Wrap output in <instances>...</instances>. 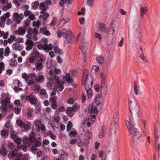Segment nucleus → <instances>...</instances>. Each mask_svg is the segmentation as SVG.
Masks as SVG:
<instances>
[{"mask_svg":"<svg viewBox=\"0 0 160 160\" xmlns=\"http://www.w3.org/2000/svg\"><path fill=\"white\" fill-rule=\"evenodd\" d=\"M32 55L33 57H38L39 58L40 57V53L36 49H34L32 52ZM42 56L41 55L40 57Z\"/></svg>","mask_w":160,"mask_h":160,"instance_id":"72a5a7b5","label":"nucleus"},{"mask_svg":"<svg viewBox=\"0 0 160 160\" xmlns=\"http://www.w3.org/2000/svg\"><path fill=\"white\" fill-rule=\"evenodd\" d=\"M105 131H101L99 133L98 135L99 138H102L105 135Z\"/></svg>","mask_w":160,"mask_h":160,"instance_id":"4d7b16f0","label":"nucleus"},{"mask_svg":"<svg viewBox=\"0 0 160 160\" xmlns=\"http://www.w3.org/2000/svg\"><path fill=\"white\" fill-rule=\"evenodd\" d=\"M84 134L85 137V138L86 139H89L92 137V134L89 131H88Z\"/></svg>","mask_w":160,"mask_h":160,"instance_id":"58836bf2","label":"nucleus"},{"mask_svg":"<svg viewBox=\"0 0 160 160\" xmlns=\"http://www.w3.org/2000/svg\"><path fill=\"white\" fill-rule=\"evenodd\" d=\"M66 81L69 83H72L73 82L72 78L70 77V74L67 73L66 75Z\"/></svg>","mask_w":160,"mask_h":160,"instance_id":"e433bc0d","label":"nucleus"},{"mask_svg":"<svg viewBox=\"0 0 160 160\" xmlns=\"http://www.w3.org/2000/svg\"><path fill=\"white\" fill-rule=\"evenodd\" d=\"M38 78L36 79V81L37 82L41 83L44 80L43 73L40 72H38Z\"/></svg>","mask_w":160,"mask_h":160,"instance_id":"4be33fe9","label":"nucleus"},{"mask_svg":"<svg viewBox=\"0 0 160 160\" xmlns=\"http://www.w3.org/2000/svg\"><path fill=\"white\" fill-rule=\"evenodd\" d=\"M12 49L14 50L20 51L21 49V46L18 43L16 42L13 44Z\"/></svg>","mask_w":160,"mask_h":160,"instance_id":"393cba45","label":"nucleus"},{"mask_svg":"<svg viewBox=\"0 0 160 160\" xmlns=\"http://www.w3.org/2000/svg\"><path fill=\"white\" fill-rule=\"evenodd\" d=\"M107 73L103 71L100 72L99 74V76L101 79V86L102 88H105L106 90L107 89V85L106 84V76Z\"/></svg>","mask_w":160,"mask_h":160,"instance_id":"0eeeda50","label":"nucleus"},{"mask_svg":"<svg viewBox=\"0 0 160 160\" xmlns=\"http://www.w3.org/2000/svg\"><path fill=\"white\" fill-rule=\"evenodd\" d=\"M8 131H1V135L3 138H6L8 135Z\"/></svg>","mask_w":160,"mask_h":160,"instance_id":"a19ab883","label":"nucleus"},{"mask_svg":"<svg viewBox=\"0 0 160 160\" xmlns=\"http://www.w3.org/2000/svg\"><path fill=\"white\" fill-rule=\"evenodd\" d=\"M128 104L129 110L132 116L134 117H139L141 115L138 103L133 98L129 99Z\"/></svg>","mask_w":160,"mask_h":160,"instance_id":"7ed1b4c3","label":"nucleus"},{"mask_svg":"<svg viewBox=\"0 0 160 160\" xmlns=\"http://www.w3.org/2000/svg\"><path fill=\"white\" fill-rule=\"evenodd\" d=\"M0 153L3 156L6 155L7 153V151L4 148H2L0 149Z\"/></svg>","mask_w":160,"mask_h":160,"instance_id":"a18cd8bd","label":"nucleus"},{"mask_svg":"<svg viewBox=\"0 0 160 160\" xmlns=\"http://www.w3.org/2000/svg\"><path fill=\"white\" fill-rule=\"evenodd\" d=\"M48 135L51 139L53 140L55 139L56 138V136L50 132H48Z\"/></svg>","mask_w":160,"mask_h":160,"instance_id":"0e129e2a","label":"nucleus"},{"mask_svg":"<svg viewBox=\"0 0 160 160\" xmlns=\"http://www.w3.org/2000/svg\"><path fill=\"white\" fill-rule=\"evenodd\" d=\"M94 0H87V4L90 7L92 6Z\"/></svg>","mask_w":160,"mask_h":160,"instance_id":"680f3d73","label":"nucleus"},{"mask_svg":"<svg viewBox=\"0 0 160 160\" xmlns=\"http://www.w3.org/2000/svg\"><path fill=\"white\" fill-rule=\"evenodd\" d=\"M63 82L59 83L58 84H57V86L59 88V90L61 92L63 89Z\"/></svg>","mask_w":160,"mask_h":160,"instance_id":"49530a36","label":"nucleus"},{"mask_svg":"<svg viewBox=\"0 0 160 160\" xmlns=\"http://www.w3.org/2000/svg\"><path fill=\"white\" fill-rule=\"evenodd\" d=\"M8 42L9 43H12L13 41H18L17 38L14 35H11L8 40Z\"/></svg>","mask_w":160,"mask_h":160,"instance_id":"c85d7f7f","label":"nucleus"},{"mask_svg":"<svg viewBox=\"0 0 160 160\" xmlns=\"http://www.w3.org/2000/svg\"><path fill=\"white\" fill-rule=\"evenodd\" d=\"M11 52V51L8 47H6L4 52V55L5 57H8Z\"/></svg>","mask_w":160,"mask_h":160,"instance_id":"79ce46f5","label":"nucleus"},{"mask_svg":"<svg viewBox=\"0 0 160 160\" xmlns=\"http://www.w3.org/2000/svg\"><path fill=\"white\" fill-rule=\"evenodd\" d=\"M39 5V2L38 1H36L35 2L32 6V8L33 9H36L38 7V6Z\"/></svg>","mask_w":160,"mask_h":160,"instance_id":"e2e57ef3","label":"nucleus"},{"mask_svg":"<svg viewBox=\"0 0 160 160\" xmlns=\"http://www.w3.org/2000/svg\"><path fill=\"white\" fill-rule=\"evenodd\" d=\"M86 45L83 42L80 46V48L81 50L82 53L85 55L86 52Z\"/></svg>","mask_w":160,"mask_h":160,"instance_id":"b1692460","label":"nucleus"},{"mask_svg":"<svg viewBox=\"0 0 160 160\" xmlns=\"http://www.w3.org/2000/svg\"><path fill=\"white\" fill-rule=\"evenodd\" d=\"M37 130H45V127L44 124L42 123L40 119H36L33 122Z\"/></svg>","mask_w":160,"mask_h":160,"instance_id":"6e6552de","label":"nucleus"},{"mask_svg":"<svg viewBox=\"0 0 160 160\" xmlns=\"http://www.w3.org/2000/svg\"><path fill=\"white\" fill-rule=\"evenodd\" d=\"M79 108L78 105H76L72 107H69L68 108L66 111L67 114L69 117H72L73 115L74 112H76Z\"/></svg>","mask_w":160,"mask_h":160,"instance_id":"1a4fd4ad","label":"nucleus"},{"mask_svg":"<svg viewBox=\"0 0 160 160\" xmlns=\"http://www.w3.org/2000/svg\"><path fill=\"white\" fill-rule=\"evenodd\" d=\"M39 8L40 9L42 10L40 13H43L47 9V6L45 4L44 2H42L40 5Z\"/></svg>","mask_w":160,"mask_h":160,"instance_id":"412c9836","label":"nucleus"},{"mask_svg":"<svg viewBox=\"0 0 160 160\" xmlns=\"http://www.w3.org/2000/svg\"><path fill=\"white\" fill-rule=\"evenodd\" d=\"M141 134L138 131H129V137L131 143L136 144Z\"/></svg>","mask_w":160,"mask_h":160,"instance_id":"39448f33","label":"nucleus"},{"mask_svg":"<svg viewBox=\"0 0 160 160\" xmlns=\"http://www.w3.org/2000/svg\"><path fill=\"white\" fill-rule=\"evenodd\" d=\"M134 85L135 93L136 95H138V92L137 89V82L136 81L134 82Z\"/></svg>","mask_w":160,"mask_h":160,"instance_id":"603ef678","label":"nucleus"},{"mask_svg":"<svg viewBox=\"0 0 160 160\" xmlns=\"http://www.w3.org/2000/svg\"><path fill=\"white\" fill-rule=\"evenodd\" d=\"M94 88L96 91L99 92L100 93L102 94L101 89L103 88H102L101 86H100L98 84H96L94 86ZM104 88L106 90L105 88Z\"/></svg>","mask_w":160,"mask_h":160,"instance_id":"2f4dec72","label":"nucleus"},{"mask_svg":"<svg viewBox=\"0 0 160 160\" xmlns=\"http://www.w3.org/2000/svg\"><path fill=\"white\" fill-rule=\"evenodd\" d=\"M24 127L23 128H24L25 130H28L29 129L31 126V123L29 122L28 124H24Z\"/></svg>","mask_w":160,"mask_h":160,"instance_id":"13d9d810","label":"nucleus"},{"mask_svg":"<svg viewBox=\"0 0 160 160\" xmlns=\"http://www.w3.org/2000/svg\"><path fill=\"white\" fill-rule=\"evenodd\" d=\"M27 33L28 34L26 35V37L30 39L32 38L33 31L32 28H29L27 31Z\"/></svg>","mask_w":160,"mask_h":160,"instance_id":"5701e85b","label":"nucleus"},{"mask_svg":"<svg viewBox=\"0 0 160 160\" xmlns=\"http://www.w3.org/2000/svg\"><path fill=\"white\" fill-rule=\"evenodd\" d=\"M88 111L91 115V116L89 117V120L90 121L91 120L92 121H95V117L98 112L96 107L93 104H90L88 108Z\"/></svg>","mask_w":160,"mask_h":160,"instance_id":"423d86ee","label":"nucleus"},{"mask_svg":"<svg viewBox=\"0 0 160 160\" xmlns=\"http://www.w3.org/2000/svg\"><path fill=\"white\" fill-rule=\"evenodd\" d=\"M13 19L17 23L19 24L20 23L21 21L23 18V15L22 13L19 14L17 12H14L13 14Z\"/></svg>","mask_w":160,"mask_h":160,"instance_id":"9b49d317","label":"nucleus"},{"mask_svg":"<svg viewBox=\"0 0 160 160\" xmlns=\"http://www.w3.org/2000/svg\"><path fill=\"white\" fill-rule=\"evenodd\" d=\"M8 33L6 32L4 33L3 31H1L0 29V37H3L4 39H7L8 36Z\"/></svg>","mask_w":160,"mask_h":160,"instance_id":"f704fd0d","label":"nucleus"},{"mask_svg":"<svg viewBox=\"0 0 160 160\" xmlns=\"http://www.w3.org/2000/svg\"><path fill=\"white\" fill-rule=\"evenodd\" d=\"M40 25L39 21H34L33 22V26L34 27L39 28Z\"/></svg>","mask_w":160,"mask_h":160,"instance_id":"5fc2aeb1","label":"nucleus"},{"mask_svg":"<svg viewBox=\"0 0 160 160\" xmlns=\"http://www.w3.org/2000/svg\"><path fill=\"white\" fill-rule=\"evenodd\" d=\"M140 11L141 12V15L142 17H143L144 15L148 11V10L147 9V7H142L140 8Z\"/></svg>","mask_w":160,"mask_h":160,"instance_id":"7c9ffc66","label":"nucleus"},{"mask_svg":"<svg viewBox=\"0 0 160 160\" xmlns=\"http://www.w3.org/2000/svg\"><path fill=\"white\" fill-rule=\"evenodd\" d=\"M23 144L22 145L21 148L24 151H26L28 146H31V149L32 151H35L37 148L40 147L41 145V142L37 141L35 138V133L32 131L31 133L28 137L25 136L23 139Z\"/></svg>","mask_w":160,"mask_h":160,"instance_id":"f257e3e1","label":"nucleus"},{"mask_svg":"<svg viewBox=\"0 0 160 160\" xmlns=\"http://www.w3.org/2000/svg\"><path fill=\"white\" fill-rule=\"evenodd\" d=\"M62 33L63 37L67 40H71L73 38V36L72 33L71 32L67 30L65 28L62 29Z\"/></svg>","mask_w":160,"mask_h":160,"instance_id":"f8f14e48","label":"nucleus"},{"mask_svg":"<svg viewBox=\"0 0 160 160\" xmlns=\"http://www.w3.org/2000/svg\"><path fill=\"white\" fill-rule=\"evenodd\" d=\"M118 122L113 121L111 125V128L113 130H116L119 129Z\"/></svg>","mask_w":160,"mask_h":160,"instance_id":"a878e982","label":"nucleus"},{"mask_svg":"<svg viewBox=\"0 0 160 160\" xmlns=\"http://www.w3.org/2000/svg\"><path fill=\"white\" fill-rule=\"evenodd\" d=\"M45 61V58L43 56L39 57L37 61L35 63V66L37 69L38 70H41L43 68L42 62Z\"/></svg>","mask_w":160,"mask_h":160,"instance_id":"9d476101","label":"nucleus"},{"mask_svg":"<svg viewBox=\"0 0 160 160\" xmlns=\"http://www.w3.org/2000/svg\"><path fill=\"white\" fill-rule=\"evenodd\" d=\"M18 151L17 150H14L12 151L11 153L8 154V158L10 159L14 157L17 154Z\"/></svg>","mask_w":160,"mask_h":160,"instance_id":"473e14b6","label":"nucleus"},{"mask_svg":"<svg viewBox=\"0 0 160 160\" xmlns=\"http://www.w3.org/2000/svg\"><path fill=\"white\" fill-rule=\"evenodd\" d=\"M29 78H32L31 79L33 80H36L37 78L36 74L34 72L29 74Z\"/></svg>","mask_w":160,"mask_h":160,"instance_id":"de8ad7c7","label":"nucleus"},{"mask_svg":"<svg viewBox=\"0 0 160 160\" xmlns=\"http://www.w3.org/2000/svg\"><path fill=\"white\" fill-rule=\"evenodd\" d=\"M26 32V31L24 28L19 27L14 32V34L15 35L18 34L20 35H23Z\"/></svg>","mask_w":160,"mask_h":160,"instance_id":"2eb2a0df","label":"nucleus"},{"mask_svg":"<svg viewBox=\"0 0 160 160\" xmlns=\"http://www.w3.org/2000/svg\"><path fill=\"white\" fill-rule=\"evenodd\" d=\"M54 50L55 52L59 54H62V50L60 49L58 46H54L53 47Z\"/></svg>","mask_w":160,"mask_h":160,"instance_id":"cd10ccee","label":"nucleus"},{"mask_svg":"<svg viewBox=\"0 0 160 160\" xmlns=\"http://www.w3.org/2000/svg\"><path fill=\"white\" fill-rule=\"evenodd\" d=\"M26 47V49L27 51H29L31 50L34 46V43L33 42L30 40H27L25 42Z\"/></svg>","mask_w":160,"mask_h":160,"instance_id":"4468645a","label":"nucleus"},{"mask_svg":"<svg viewBox=\"0 0 160 160\" xmlns=\"http://www.w3.org/2000/svg\"><path fill=\"white\" fill-rule=\"evenodd\" d=\"M41 31L43 34L49 36L50 35V33L49 31L47 30V28L45 27H44L42 28Z\"/></svg>","mask_w":160,"mask_h":160,"instance_id":"4c0bfd02","label":"nucleus"},{"mask_svg":"<svg viewBox=\"0 0 160 160\" xmlns=\"http://www.w3.org/2000/svg\"><path fill=\"white\" fill-rule=\"evenodd\" d=\"M40 89V85L38 83L35 84L31 88V90L32 91H34L35 93L38 92Z\"/></svg>","mask_w":160,"mask_h":160,"instance_id":"f3484780","label":"nucleus"},{"mask_svg":"<svg viewBox=\"0 0 160 160\" xmlns=\"http://www.w3.org/2000/svg\"><path fill=\"white\" fill-rule=\"evenodd\" d=\"M10 98L8 97L1 101V105L0 107V110L2 112V114H0V119L4 118L7 114L8 108L12 107L10 103Z\"/></svg>","mask_w":160,"mask_h":160,"instance_id":"20e7f679","label":"nucleus"},{"mask_svg":"<svg viewBox=\"0 0 160 160\" xmlns=\"http://www.w3.org/2000/svg\"><path fill=\"white\" fill-rule=\"evenodd\" d=\"M17 63L16 60L14 58H12L10 60V62L9 65L11 67L16 66Z\"/></svg>","mask_w":160,"mask_h":160,"instance_id":"c756f323","label":"nucleus"},{"mask_svg":"<svg viewBox=\"0 0 160 160\" xmlns=\"http://www.w3.org/2000/svg\"><path fill=\"white\" fill-rule=\"evenodd\" d=\"M22 77L26 81L28 80L29 78V74L28 75L25 72L23 73L22 74Z\"/></svg>","mask_w":160,"mask_h":160,"instance_id":"8fccbe9b","label":"nucleus"},{"mask_svg":"<svg viewBox=\"0 0 160 160\" xmlns=\"http://www.w3.org/2000/svg\"><path fill=\"white\" fill-rule=\"evenodd\" d=\"M42 14L39 16L40 18H43L44 20H46L48 18L49 16V14L47 12H43L41 13Z\"/></svg>","mask_w":160,"mask_h":160,"instance_id":"c9c22d12","label":"nucleus"},{"mask_svg":"<svg viewBox=\"0 0 160 160\" xmlns=\"http://www.w3.org/2000/svg\"><path fill=\"white\" fill-rule=\"evenodd\" d=\"M77 134L76 131H71L69 133V136L71 137H73L75 136Z\"/></svg>","mask_w":160,"mask_h":160,"instance_id":"69168bd1","label":"nucleus"},{"mask_svg":"<svg viewBox=\"0 0 160 160\" xmlns=\"http://www.w3.org/2000/svg\"><path fill=\"white\" fill-rule=\"evenodd\" d=\"M29 18L31 20H34L35 18V16L31 12V13L28 16Z\"/></svg>","mask_w":160,"mask_h":160,"instance_id":"774afa93","label":"nucleus"},{"mask_svg":"<svg viewBox=\"0 0 160 160\" xmlns=\"http://www.w3.org/2000/svg\"><path fill=\"white\" fill-rule=\"evenodd\" d=\"M53 118L54 121L56 122H58L59 121L60 118L58 114L55 115L54 116Z\"/></svg>","mask_w":160,"mask_h":160,"instance_id":"338daca9","label":"nucleus"},{"mask_svg":"<svg viewBox=\"0 0 160 160\" xmlns=\"http://www.w3.org/2000/svg\"><path fill=\"white\" fill-rule=\"evenodd\" d=\"M57 22V19L56 18H54L50 24V25L52 26H54L56 24Z\"/></svg>","mask_w":160,"mask_h":160,"instance_id":"3c124183","label":"nucleus"},{"mask_svg":"<svg viewBox=\"0 0 160 160\" xmlns=\"http://www.w3.org/2000/svg\"><path fill=\"white\" fill-rule=\"evenodd\" d=\"M139 57L142 60L145 61V62H148L147 59L146 58V57L144 55L143 53H142L140 55Z\"/></svg>","mask_w":160,"mask_h":160,"instance_id":"6e6d98bb","label":"nucleus"},{"mask_svg":"<svg viewBox=\"0 0 160 160\" xmlns=\"http://www.w3.org/2000/svg\"><path fill=\"white\" fill-rule=\"evenodd\" d=\"M119 115V112H116L114 114L113 118V121H115L118 122V116Z\"/></svg>","mask_w":160,"mask_h":160,"instance_id":"37998d69","label":"nucleus"},{"mask_svg":"<svg viewBox=\"0 0 160 160\" xmlns=\"http://www.w3.org/2000/svg\"><path fill=\"white\" fill-rule=\"evenodd\" d=\"M70 21L69 18L67 16H64L63 19L62 20L61 22L63 23V24H65L68 22Z\"/></svg>","mask_w":160,"mask_h":160,"instance_id":"09e8293b","label":"nucleus"},{"mask_svg":"<svg viewBox=\"0 0 160 160\" xmlns=\"http://www.w3.org/2000/svg\"><path fill=\"white\" fill-rule=\"evenodd\" d=\"M54 79L55 80V82H56L57 84H58L59 83L61 82H62L61 80H59V77L56 75H54Z\"/></svg>","mask_w":160,"mask_h":160,"instance_id":"864d4df0","label":"nucleus"},{"mask_svg":"<svg viewBox=\"0 0 160 160\" xmlns=\"http://www.w3.org/2000/svg\"><path fill=\"white\" fill-rule=\"evenodd\" d=\"M96 60L98 63L102 64L104 61V59L102 57L100 56L96 58Z\"/></svg>","mask_w":160,"mask_h":160,"instance_id":"c03bdc74","label":"nucleus"},{"mask_svg":"<svg viewBox=\"0 0 160 160\" xmlns=\"http://www.w3.org/2000/svg\"><path fill=\"white\" fill-rule=\"evenodd\" d=\"M72 127V123L71 122H68L67 126V130H70L71 129V128Z\"/></svg>","mask_w":160,"mask_h":160,"instance_id":"bf43d9fd","label":"nucleus"},{"mask_svg":"<svg viewBox=\"0 0 160 160\" xmlns=\"http://www.w3.org/2000/svg\"><path fill=\"white\" fill-rule=\"evenodd\" d=\"M26 99L28 101H30L31 104H34L36 102L35 96L32 95L27 96Z\"/></svg>","mask_w":160,"mask_h":160,"instance_id":"a211bd4d","label":"nucleus"},{"mask_svg":"<svg viewBox=\"0 0 160 160\" xmlns=\"http://www.w3.org/2000/svg\"><path fill=\"white\" fill-rule=\"evenodd\" d=\"M133 24L134 29L136 31L140 28V22L138 18H137L136 19L133 21Z\"/></svg>","mask_w":160,"mask_h":160,"instance_id":"aec40b11","label":"nucleus"},{"mask_svg":"<svg viewBox=\"0 0 160 160\" xmlns=\"http://www.w3.org/2000/svg\"><path fill=\"white\" fill-rule=\"evenodd\" d=\"M97 28L99 30L103 32H106L107 31V29L105 25L103 23L98 22Z\"/></svg>","mask_w":160,"mask_h":160,"instance_id":"dca6fc26","label":"nucleus"},{"mask_svg":"<svg viewBox=\"0 0 160 160\" xmlns=\"http://www.w3.org/2000/svg\"><path fill=\"white\" fill-rule=\"evenodd\" d=\"M57 98L55 96H50V101L52 102H56Z\"/></svg>","mask_w":160,"mask_h":160,"instance_id":"052dcab7","label":"nucleus"},{"mask_svg":"<svg viewBox=\"0 0 160 160\" xmlns=\"http://www.w3.org/2000/svg\"><path fill=\"white\" fill-rule=\"evenodd\" d=\"M44 50L46 52H48L49 50H51L52 48V45L51 44H44Z\"/></svg>","mask_w":160,"mask_h":160,"instance_id":"bb28decb","label":"nucleus"},{"mask_svg":"<svg viewBox=\"0 0 160 160\" xmlns=\"http://www.w3.org/2000/svg\"><path fill=\"white\" fill-rule=\"evenodd\" d=\"M16 123L17 125L21 128H23L24 127L23 125L24 123L20 119H18L16 121Z\"/></svg>","mask_w":160,"mask_h":160,"instance_id":"ea45409f","label":"nucleus"},{"mask_svg":"<svg viewBox=\"0 0 160 160\" xmlns=\"http://www.w3.org/2000/svg\"><path fill=\"white\" fill-rule=\"evenodd\" d=\"M132 119L130 118L129 121L127 120L126 122V125L128 129L132 130L134 129L133 125L132 123Z\"/></svg>","mask_w":160,"mask_h":160,"instance_id":"6ab92c4d","label":"nucleus"},{"mask_svg":"<svg viewBox=\"0 0 160 160\" xmlns=\"http://www.w3.org/2000/svg\"><path fill=\"white\" fill-rule=\"evenodd\" d=\"M118 26V24L117 21L114 20L112 22L110 25V28L109 29V30H111L112 34H114L115 31L117 30Z\"/></svg>","mask_w":160,"mask_h":160,"instance_id":"ddd939ff","label":"nucleus"},{"mask_svg":"<svg viewBox=\"0 0 160 160\" xmlns=\"http://www.w3.org/2000/svg\"><path fill=\"white\" fill-rule=\"evenodd\" d=\"M82 81V85H84L88 97L91 98L93 95L91 89L93 82L91 77H89L88 76V72L87 69L84 70Z\"/></svg>","mask_w":160,"mask_h":160,"instance_id":"f03ea898","label":"nucleus"}]
</instances>
